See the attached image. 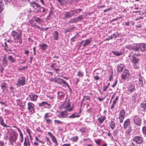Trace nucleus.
Masks as SVG:
<instances>
[{
  "mask_svg": "<svg viewBox=\"0 0 146 146\" xmlns=\"http://www.w3.org/2000/svg\"><path fill=\"white\" fill-rule=\"evenodd\" d=\"M3 46L4 47V49L6 50H7V49L8 48V47L7 46V44L6 42H5L4 43V44L3 45Z\"/></svg>",
  "mask_w": 146,
  "mask_h": 146,
  "instance_id": "obj_52",
  "label": "nucleus"
},
{
  "mask_svg": "<svg viewBox=\"0 0 146 146\" xmlns=\"http://www.w3.org/2000/svg\"><path fill=\"white\" fill-rule=\"evenodd\" d=\"M116 37L117 35L115 33H114L110 36V39H112L113 38H115Z\"/></svg>",
  "mask_w": 146,
  "mask_h": 146,
  "instance_id": "obj_51",
  "label": "nucleus"
},
{
  "mask_svg": "<svg viewBox=\"0 0 146 146\" xmlns=\"http://www.w3.org/2000/svg\"><path fill=\"white\" fill-rule=\"evenodd\" d=\"M44 121H45L46 123L48 125L50 124L51 122V120L49 119H44Z\"/></svg>",
  "mask_w": 146,
  "mask_h": 146,
  "instance_id": "obj_44",
  "label": "nucleus"
},
{
  "mask_svg": "<svg viewBox=\"0 0 146 146\" xmlns=\"http://www.w3.org/2000/svg\"><path fill=\"white\" fill-rule=\"evenodd\" d=\"M125 113L124 110L122 109L120 111L118 118L119 119V122L120 123L123 122V120L125 117Z\"/></svg>",
  "mask_w": 146,
  "mask_h": 146,
  "instance_id": "obj_8",
  "label": "nucleus"
},
{
  "mask_svg": "<svg viewBox=\"0 0 146 146\" xmlns=\"http://www.w3.org/2000/svg\"><path fill=\"white\" fill-rule=\"evenodd\" d=\"M139 76V80L140 82H142V78L141 77V76L140 74H139L138 75Z\"/></svg>",
  "mask_w": 146,
  "mask_h": 146,
  "instance_id": "obj_60",
  "label": "nucleus"
},
{
  "mask_svg": "<svg viewBox=\"0 0 146 146\" xmlns=\"http://www.w3.org/2000/svg\"><path fill=\"white\" fill-rule=\"evenodd\" d=\"M48 135L49 136L51 137V139L55 137V136L54 135H53L52 134V133L50 132H48Z\"/></svg>",
  "mask_w": 146,
  "mask_h": 146,
  "instance_id": "obj_57",
  "label": "nucleus"
},
{
  "mask_svg": "<svg viewBox=\"0 0 146 146\" xmlns=\"http://www.w3.org/2000/svg\"><path fill=\"white\" fill-rule=\"evenodd\" d=\"M16 102L17 103V105H18L22 107V108H24V106L23 105V102L20 100H16Z\"/></svg>",
  "mask_w": 146,
  "mask_h": 146,
  "instance_id": "obj_36",
  "label": "nucleus"
},
{
  "mask_svg": "<svg viewBox=\"0 0 146 146\" xmlns=\"http://www.w3.org/2000/svg\"><path fill=\"white\" fill-rule=\"evenodd\" d=\"M30 4L33 8L37 11L41 7L38 4L36 3L35 1H32L30 2Z\"/></svg>",
  "mask_w": 146,
  "mask_h": 146,
  "instance_id": "obj_12",
  "label": "nucleus"
},
{
  "mask_svg": "<svg viewBox=\"0 0 146 146\" xmlns=\"http://www.w3.org/2000/svg\"><path fill=\"white\" fill-rule=\"evenodd\" d=\"M82 11L81 9H75L73 11H71L69 12H66L64 14V19H66L67 18H69L71 17L76 13H78Z\"/></svg>",
  "mask_w": 146,
  "mask_h": 146,
  "instance_id": "obj_3",
  "label": "nucleus"
},
{
  "mask_svg": "<svg viewBox=\"0 0 146 146\" xmlns=\"http://www.w3.org/2000/svg\"><path fill=\"white\" fill-rule=\"evenodd\" d=\"M55 82L60 84H64L66 85H68V83L62 79L60 78H57L56 77V80H55Z\"/></svg>",
  "mask_w": 146,
  "mask_h": 146,
  "instance_id": "obj_13",
  "label": "nucleus"
},
{
  "mask_svg": "<svg viewBox=\"0 0 146 146\" xmlns=\"http://www.w3.org/2000/svg\"><path fill=\"white\" fill-rule=\"evenodd\" d=\"M108 88V87L107 86H103V91L104 92H105L106 91V90Z\"/></svg>",
  "mask_w": 146,
  "mask_h": 146,
  "instance_id": "obj_64",
  "label": "nucleus"
},
{
  "mask_svg": "<svg viewBox=\"0 0 146 146\" xmlns=\"http://www.w3.org/2000/svg\"><path fill=\"white\" fill-rule=\"evenodd\" d=\"M84 99L85 100H89L90 101V98L88 96H85L84 97Z\"/></svg>",
  "mask_w": 146,
  "mask_h": 146,
  "instance_id": "obj_50",
  "label": "nucleus"
},
{
  "mask_svg": "<svg viewBox=\"0 0 146 146\" xmlns=\"http://www.w3.org/2000/svg\"><path fill=\"white\" fill-rule=\"evenodd\" d=\"M35 21L37 22H41L42 19L39 18H35Z\"/></svg>",
  "mask_w": 146,
  "mask_h": 146,
  "instance_id": "obj_55",
  "label": "nucleus"
},
{
  "mask_svg": "<svg viewBox=\"0 0 146 146\" xmlns=\"http://www.w3.org/2000/svg\"><path fill=\"white\" fill-rule=\"evenodd\" d=\"M112 53L114 55L118 56H119L121 54V53L117 51H113Z\"/></svg>",
  "mask_w": 146,
  "mask_h": 146,
  "instance_id": "obj_41",
  "label": "nucleus"
},
{
  "mask_svg": "<svg viewBox=\"0 0 146 146\" xmlns=\"http://www.w3.org/2000/svg\"><path fill=\"white\" fill-rule=\"evenodd\" d=\"M140 105L141 107V110L143 111H145L146 108V101H145L143 103H141Z\"/></svg>",
  "mask_w": 146,
  "mask_h": 146,
  "instance_id": "obj_27",
  "label": "nucleus"
},
{
  "mask_svg": "<svg viewBox=\"0 0 146 146\" xmlns=\"http://www.w3.org/2000/svg\"><path fill=\"white\" fill-rule=\"evenodd\" d=\"M129 57L130 58L131 62L133 63V66L135 69H137L139 68V62L140 60L139 59L137 58L131 54H129Z\"/></svg>",
  "mask_w": 146,
  "mask_h": 146,
  "instance_id": "obj_2",
  "label": "nucleus"
},
{
  "mask_svg": "<svg viewBox=\"0 0 146 146\" xmlns=\"http://www.w3.org/2000/svg\"><path fill=\"white\" fill-rule=\"evenodd\" d=\"M37 13H41L43 14V15L46 14L45 13V9L43 7H40L38 9L37 12Z\"/></svg>",
  "mask_w": 146,
  "mask_h": 146,
  "instance_id": "obj_25",
  "label": "nucleus"
},
{
  "mask_svg": "<svg viewBox=\"0 0 146 146\" xmlns=\"http://www.w3.org/2000/svg\"><path fill=\"white\" fill-rule=\"evenodd\" d=\"M2 65L4 67L6 66L7 65L8 61L7 60V57L5 55L2 57Z\"/></svg>",
  "mask_w": 146,
  "mask_h": 146,
  "instance_id": "obj_15",
  "label": "nucleus"
},
{
  "mask_svg": "<svg viewBox=\"0 0 146 146\" xmlns=\"http://www.w3.org/2000/svg\"><path fill=\"white\" fill-rule=\"evenodd\" d=\"M13 127L16 128L18 130L19 132V135L23 134L21 130L17 127L15 126H13Z\"/></svg>",
  "mask_w": 146,
  "mask_h": 146,
  "instance_id": "obj_56",
  "label": "nucleus"
},
{
  "mask_svg": "<svg viewBox=\"0 0 146 146\" xmlns=\"http://www.w3.org/2000/svg\"><path fill=\"white\" fill-rule=\"evenodd\" d=\"M1 89L3 90V93L5 92H7V84L5 83H3L1 84Z\"/></svg>",
  "mask_w": 146,
  "mask_h": 146,
  "instance_id": "obj_20",
  "label": "nucleus"
},
{
  "mask_svg": "<svg viewBox=\"0 0 146 146\" xmlns=\"http://www.w3.org/2000/svg\"><path fill=\"white\" fill-rule=\"evenodd\" d=\"M82 17L79 16L77 18H73L70 19L69 21V23H76L78 21L82 20Z\"/></svg>",
  "mask_w": 146,
  "mask_h": 146,
  "instance_id": "obj_14",
  "label": "nucleus"
},
{
  "mask_svg": "<svg viewBox=\"0 0 146 146\" xmlns=\"http://www.w3.org/2000/svg\"><path fill=\"white\" fill-rule=\"evenodd\" d=\"M2 2H0V13L3 11V7H2Z\"/></svg>",
  "mask_w": 146,
  "mask_h": 146,
  "instance_id": "obj_61",
  "label": "nucleus"
},
{
  "mask_svg": "<svg viewBox=\"0 0 146 146\" xmlns=\"http://www.w3.org/2000/svg\"><path fill=\"white\" fill-rule=\"evenodd\" d=\"M59 58V57L58 56H53V58L54 59L53 60V62H57L58 63H59V61H57L56 60V59H58Z\"/></svg>",
  "mask_w": 146,
  "mask_h": 146,
  "instance_id": "obj_45",
  "label": "nucleus"
},
{
  "mask_svg": "<svg viewBox=\"0 0 146 146\" xmlns=\"http://www.w3.org/2000/svg\"><path fill=\"white\" fill-rule=\"evenodd\" d=\"M78 137L77 136H76L74 137H73V138H72L71 139V140L72 141H76L78 140Z\"/></svg>",
  "mask_w": 146,
  "mask_h": 146,
  "instance_id": "obj_48",
  "label": "nucleus"
},
{
  "mask_svg": "<svg viewBox=\"0 0 146 146\" xmlns=\"http://www.w3.org/2000/svg\"><path fill=\"white\" fill-rule=\"evenodd\" d=\"M12 36L15 40V43L19 45L21 44L22 42V31L21 30L16 31H13L11 33Z\"/></svg>",
  "mask_w": 146,
  "mask_h": 146,
  "instance_id": "obj_1",
  "label": "nucleus"
},
{
  "mask_svg": "<svg viewBox=\"0 0 146 146\" xmlns=\"http://www.w3.org/2000/svg\"><path fill=\"white\" fill-rule=\"evenodd\" d=\"M58 2L61 5L64 4V3L66 2V0H57Z\"/></svg>",
  "mask_w": 146,
  "mask_h": 146,
  "instance_id": "obj_46",
  "label": "nucleus"
},
{
  "mask_svg": "<svg viewBox=\"0 0 146 146\" xmlns=\"http://www.w3.org/2000/svg\"><path fill=\"white\" fill-rule=\"evenodd\" d=\"M133 141L137 144H140L143 142V138L139 136H136L134 137Z\"/></svg>",
  "mask_w": 146,
  "mask_h": 146,
  "instance_id": "obj_11",
  "label": "nucleus"
},
{
  "mask_svg": "<svg viewBox=\"0 0 146 146\" xmlns=\"http://www.w3.org/2000/svg\"><path fill=\"white\" fill-rule=\"evenodd\" d=\"M124 67V65L122 64H120L117 65V70L118 72H121L122 71Z\"/></svg>",
  "mask_w": 146,
  "mask_h": 146,
  "instance_id": "obj_24",
  "label": "nucleus"
},
{
  "mask_svg": "<svg viewBox=\"0 0 146 146\" xmlns=\"http://www.w3.org/2000/svg\"><path fill=\"white\" fill-rule=\"evenodd\" d=\"M56 77H55L54 78H51L50 79V82H55V80H56Z\"/></svg>",
  "mask_w": 146,
  "mask_h": 146,
  "instance_id": "obj_63",
  "label": "nucleus"
},
{
  "mask_svg": "<svg viewBox=\"0 0 146 146\" xmlns=\"http://www.w3.org/2000/svg\"><path fill=\"white\" fill-rule=\"evenodd\" d=\"M74 107V106L72 105V107L70 108H67V110L68 111H72L73 110V108Z\"/></svg>",
  "mask_w": 146,
  "mask_h": 146,
  "instance_id": "obj_58",
  "label": "nucleus"
},
{
  "mask_svg": "<svg viewBox=\"0 0 146 146\" xmlns=\"http://www.w3.org/2000/svg\"><path fill=\"white\" fill-rule=\"evenodd\" d=\"M20 140L21 143H22L23 141V134L20 135Z\"/></svg>",
  "mask_w": 146,
  "mask_h": 146,
  "instance_id": "obj_49",
  "label": "nucleus"
},
{
  "mask_svg": "<svg viewBox=\"0 0 146 146\" xmlns=\"http://www.w3.org/2000/svg\"><path fill=\"white\" fill-rule=\"evenodd\" d=\"M110 126L112 129H113L114 128L115 125V123L114 120H112L111 121L110 123Z\"/></svg>",
  "mask_w": 146,
  "mask_h": 146,
  "instance_id": "obj_26",
  "label": "nucleus"
},
{
  "mask_svg": "<svg viewBox=\"0 0 146 146\" xmlns=\"http://www.w3.org/2000/svg\"><path fill=\"white\" fill-rule=\"evenodd\" d=\"M131 127H129L125 131V133L127 135L129 134L131 131Z\"/></svg>",
  "mask_w": 146,
  "mask_h": 146,
  "instance_id": "obj_42",
  "label": "nucleus"
},
{
  "mask_svg": "<svg viewBox=\"0 0 146 146\" xmlns=\"http://www.w3.org/2000/svg\"><path fill=\"white\" fill-rule=\"evenodd\" d=\"M60 114V117H62L63 118H66L67 117L68 115L67 111H61Z\"/></svg>",
  "mask_w": 146,
  "mask_h": 146,
  "instance_id": "obj_22",
  "label": "nucleus"
},
{
  "mask_svg": "<svg viewBox=\"0 0 146 146\" xmlns=\"http://www.w3.org/2000/svg\"><path fill=\"white\" fill-rule=\"evenodd\" d=\"M25 84V78L24 76H22L18 79L16 84L17 87H19L24 85Z\"/></svg>",
  "mask_w": 146,
  "mask_h": 146,
  "instance_id": "obj_4",
  "label": "nucleus"
},
{
  "mask_svg": "<svg viewBox=\"0 0 146 146\" xmlns=\"http://www.w3.org/2000/svg\"><path fill=\"white\" fill-rule=\"evenodd\" d=\"M51 139L53 142L54 143V146H58V144L55 137H54L52 138Z\"/></svg>",
  "mask_w": 146,
  "mask_h": 146,
  "instance_id": "obj_40",
  "label": "nucleus"
},
{
  "mask_svg": "<svg viewBox=\"0 0 146 146\" xmlns=\"http://www.w3.org/2000/svg\"><path fill=\"white\" fill-rule=\"evenodd\" d=\"M0 122L1 125L3 127H8V126L4 123V120L1 116H0Z\"/></svg>",
  "mask_w": 146,
  "mask_h": 146,
  "instance_id": "obj_29",
  "label": "nucleus"
},
{
  "mask_svg": "<svg viewBox=\"0 0 146 146\" xmlns=\"http://www.w3.org/2000/svg\"><path fill=\"white\" fill-rule=\"evenodd\" d=\"M106 117L105 115H101L98 118V123L100 124H101L106 119Z\"/></svg>",
  "mask_w": 146,
  "mask_h": 146,
  "instance_id": "obj_19",
  "label": "nucleus"
},
{
  "mask_svg": "<svg viewBox=\"0 0 146 146\" xmlns=\"http://www.w3.org/2000/svg\"><path fill=\"white\" fill-rule=\"evenodd\" d=\"M17 137V135L15 133L10 134L9 138V142L11 144L13 145V143L16 141Z\"/></svg>",
  "mask_w": 146,
  "mask_h": 146,
  "instance_id": "obj_7",
  "label": "nucleus"
},
{
  "mask_svg": "<svg viewBox=\"0 0 146 146\" xmlns=\"http://www.w3.org/2000/svg\"><path fill=\"white\" fill-rule=\"evenodd\" d=\"M39 107L44 106H50V105L45 102H43L41 103H39L38 104Z\"/></svg>",
  "mask_w": 146,
  "mask_h": 146,
  "instance_id": "obj_35",
  "label": "nucleus"
},
{
  "mask_svg": "<svg viewBox=\"0 0 146 146\" xmlns=\"http://www.w3.org/2000/svg\"><path fill=\"white\" fill-rule=\"evenodd\" d=\"M133 121L137 125L140 126L141 125V121L138 115H135L133 117Z\"/></svg>",
  "mask_w": 146,
  "mask_h": 146,
  "instance_id": "obj_10",
  "label": "nucleus"
},
{
  "mask_svg": "<svg viewBox=\"0 0 146 146\" xmlns=\"http://www.w3.org/2000/svg\"><path fill=\"white\" fill-rule=\"evenodd\" d=\"M52 114L50 113H46L45 114L43 119H49L50 117H52Z\"/></svg>",
  "mask_w": 146,
  "mask_h": 146,
  "instance_id": "obj_37",
  "label": "nucleus"
},
{
  "mask_svg": "<svg viewBox=\"0 0 146 146\" xmlns=\"http://www.w3.org/2000/svg\"><path fill=\"white\" fill-rule=\"evenodd\" d=\"M126 48L129 49L130 50H132V47H133V46L132 45H127L126 46Z\"/></svg>",
  "mask_w": 146,
  "mask_h": 146,
  "instance_id": "obj_53",
  "label": "nucleus"
},
{
  "mask_svg": "<svg viewBox=\"0 0 146 146\" xmlns=\"http://www.w3.org/2000/svg\"><path fill=\"white\" fill-rule=\"evenodd\" d=\"M54 121L55 123L56 124L62 125L63 123L62 122L59 120H54Z\"/></svg>",
  "mask_w": 146,
  "mask_h": 146,
  "instance_id": "obj_43",
  "label": "nucleus"
},
{
  "mask_svg": "<svg viewBox=\"0 0 146 146\" xmlns=\"http://www.w3.org/2000/svg\"><path fill=\"white\" fill-rule=\"evenodd\" d=\"M142 131L143 133L145 134L146 135V127H143Z\"/></svg>",
  "mask_w": 146,
  "mask_h": 146,
  "instance_id": "obj_54",
  "label": "nucleus"
},
{
  "mask_svg": "<svg viewBox=\"0 0 146 146\" xmlns=\"http://www.w3.org/2000/svg\"><path fill=\"white\" fill-rule=\"evenodd\" d=\"M130 122L129 119H127L123 123V128L124 129H126L129 127H131L130 126Z\"/></svg>",
  "mask_w": 146,
  "mask_h": 146,
  "instance_id": "obj_16",
  "label": "nucleus"
},
{
  "mask_svg": "<svg viewBox=\"0 0 146 146\" xmlns=\"http://www.w3.org/2000/svg\"><path fill=\"white\" fill-rule=\"evenodd\" d=\"M30 144L29 141V139L27 136L25 137L24 141V146H30Z\"/></svg>",
  "mask_w": 146,
  "mask_h": 146,
  "instance_id": "obj_21",
  "label": "nucleus"
},
{
  "mask_svg": "<svg viewBox=\"0 0 146 146\" xmlns=\"http://www.w3.org/2000/svg\"><path fill=\"white\" fill-rule=\"evenodd\" d=\"M7 59L9 60V62L10 63H12L14 62L15 60L14 58L11 55L8 56Z\"/></svg>",
  "mask_w": 146,
  "mask_h": 146,
  "instance_id": "obj_34",
  "label": "nucleus"
},
{
  "mask_svg": "<svg viewBox=\"0 0 146 146\" xmlns=\"http://www.w3.org/2000/svg\"><path fill=\"white\" fill-rule=\"evenodd\" d=\"M70 106V104L68 102H65L63 105V107L65 109H67L69 108Z\"/></svg>",
  "mask_w": 146,
  "mask_h": 146,
  "instance_id": "obj_39",
  "label": "nucleus"
},
{
  "mask_svg": "<svg viewBox=\"0 0 146 146\" xmlns=\"http://www.w3.org/2000/svg\"><path fill=\"white\" fill-rule=\"evenodd\" d=\"M39 45L40 48L43 50H45L48 47L47 45L44 44H39Z\"/></svg>",
  "mask_w": 146,
  "mask_h": 146,
  "instance_id": "obj_32",
  "label": "nucleus"
},
{
  "mask_svg": "<svg viewBox=\"0 0 146 146\" xmlns=\"http://www.w3.org/2000/svg\"><path fill=\"white\" fill-rule=\"evenodd\" d=\"M27 109L31 114L35 112V105L33 103L29 102L27 103Z\"/></svg>",
  "mask_w": 146,
  "mask_h": 146,
  "instance_id": "obj_5",
  "label": "nucleus"
},
{
  "mask_svg": "<svg viewBox=\"0 0 146 146\" xmlns=\"http://www.w3.org/2000/svg\"><path fill=\"white\" fill-rule=\"evenodd\" d=\"M29 97L31 101L34 102L36 100L38 96L32 93L29 96Z\"/></svg>",
  "mask_w": 146,
  "mask_h": 146,
  "instance_id": "obj_17",
  "label": "nucleus"
},
{
  "mask_svg": "<svg viewBox=\"0 0 146 146\" xmlns=\"http://www.w3.org/2000/svg\"><path fill=\"white\" fill-rule=\"evenodd\" d=\"M64 93L61 92H58V97L59 99H62L64 97Z\"/></svg>",
  "mask_w": 146,
  "mask_h": 146,
  "instance_id": "obj_38",
  "label": "nucleus"
},
{
  "mask_svg": "<svg viewBox=\"0 0 146 146\" xmlns=\"http://www.w3.org/2000/svg\"><path fill=\"white\" fill-rule=\"evenodd\" d=\"M50 67L51 68L55 70L56 73H58V72L60 70V66L59 64L56 63H54L51 64L50 66Z\"/></svg>",
  "mask_w": 146,
  "mask_h": 146,
  "instance_id": "obj_9",
  "label": "nucleus"
},
{
  "mask_svg": "<svg viewBox=\"0 0 146 146\" xmlns=\"http://www.w3.org/2000/svg\"><path fill=\"white\" fill-rule=\"evenodd\" d=\"M130 74L129 71L126 69L124 70V71L121 75L122 79L123 80H126L130 76Z\"/></svg>",
  "mask_w": 146,
  "mask_h": 146,
  "instance_id": "obj_6",
  "label": "nucleus"
},
{
  "mask_svg": "<svg viewBox=\"0 0 146 146\" xmlns=\"http://www.w3.org/2000/svg\"><path fill=\"white\" fill-rule=\"evenodd\" d=\"M140 48L142 51H145L146 50V44L142 43L140 44Z\"/></svg>",
  "mask_w": 146,
  "mask_h": 146,
  "instance_id": "obj_31",
  "label": "nucleus"
},
{
  "mask_svg": "<svg viewBox=\"0 0 146 146\" xmlns=\"http://www.w3.org/2000/svg\"><path fill=\"white\" fill-rule=\"evenodd\" d=\"M77 75L79 77H82L83 76V73L80 71H79Z\"/></svg>",
  "mask_w": 146,
  "mask_h": 146,
  "instance_id": "obj_47",
  "label": "nucleus"
},
{
  "mask_svg": "<svg viewBox=\"0 0 146 146\" xmlns=\"http://www.w3.org/2000/svg\"><path fill=\"white\" fill-rule=\"evenodd\" d=\"M76 36H74L73 38H71V41L73 42H74L76 40Z\"/></svg>",
  "mask_w": 146,
  "mask_h": 146,
  "instance_id": "obj_62",
  "label": "nucleus"
},
{
  "mask_svg": "<svg viewBox=\"0 0 146 146\" xmlns=\"http://www.w3.org/2000/svg\"><path fill=\"white\" fill-rule=\"evenodd\" d=\"M53 38L55 40H58V39L59 36L58 33L57 31H55L53 34Z\"/></svg>",
  "mask_w": 146,
  "mask_h": 146,
  "instance_id": "obj_23",
  "label": "nucleus"
},
{
  "mask_svg": "<svg viewBox=\"0 0 146 146\" xmlns=\"http://www.w3.org/2000/svg\"><path fill=\"white\" fill-rule=\"evenodd\" d=\"M92 40L91 38L86 39L85 40L83 44V46H85L88 45L91 42Z\"/></svg>",
  "mask_w": 146,
  "mask_h": 146,
  "instance_id": "obj_30",
  "label": "nucleus"
},
{
  "mask_svg": "<svg viewBox=\"0 0 146 146\" xmlns=\"http://www.w3.org/2000/svg\"><path fill=\"white\" fill-rule=\"evenodd\" d=\"M132 50L135 51H138L140 48V44H136L133 46Z\"/></svg>",
  "mask_w": 146,
  "mask_h": 146,
  "instance_id": "obj_28",
  "label": "nucleus"
},
{
  "mask_svg": "<svg viewBox=\"0 0 146 146\" xmlns=\"http://www.w3.org/2000/svg\"><path fill=\"white\" fill-rule=\"evenodd\" d=\"M128 91L130 92H132L135 90V86L131 84H130L128 85L127 87Z\"/></svg>",
  "mask_w": 146,
  "mask_h": 146,
  "instance_id": "obj_18",
  "label": "nucleus"
},
{
  "mask_svg": "<svg viewBox=\"0 0 146 146\" xmlns=\"http://www.w3.org/2000/svg\"><path fill=\"white\" fill-rule=\"evenodd\" d=\"M118 97L117 96L115 100L113 101V104H116V103L118 101Z\"/></svg>",
  "mask_w": 146,
  "mask_h": 146,
  "instance_id": "obj_59",
  "label": "nucleus"
},
{
  "mask_svg": "<svg viewBox=\"0 0 146 146\" xmlns=\"http://www.w3.org/2000/svg\"><path fill=\"white\" fill-rule=\"evenodd\" d=\"M77 113L75 112L72 114L71 115L68 117V118H74L78 117L80 116Z\"/></svg>",
  "mask_w": 146,
  "mask_h": 146,
  "instance_id": "obj_33",
  "label": "nucleus"
}]
</instances>
